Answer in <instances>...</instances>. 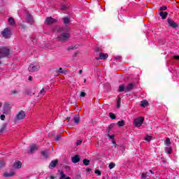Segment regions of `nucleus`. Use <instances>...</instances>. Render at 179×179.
Instances as JSON below:
<instances>
[{"mask_svg":"<svg viewBox=\"0 0 179 179\" xmlns=\"http://www.w3.org/2000/svg\"><path fill=\"white\" fill-rule=\"evenodd\" d=\"M17 93H19V92L16 90H14L10 92V94H17Z\"/></svg>","mask_w":179,"mask_h":179,"instance_id":"nucleus-36","label":"nucleus"},{"mask_svg":"<svg viewBox=\"0 0 179 179\" xmlns=\"http://www.w3.org/2000/svg\"><path fill=\"white\" fill-rule=\"evenodd\" d=\"M6 132H8L6 130V124H3L0 129V134H5Z\"/></svg>","mask_w":179,"mask_h":179,"instance_id":"nucleus-13","label":"nucleus"},{"mask_svg":"<svg viewBox=\"0 0 179 179\" xmlns=\"http://www.w3.org/2000/svg\"><path fill=\"white\" fill-rule=\"evenodd\" d=\"M50 178H51V179H54V178H55V177L54 176H50Z\"/></svg>","mask_w":179,"mask_h":179,"instance_id":"nucleus-52","label":"nucleus"},{"mask_svg":"<svg viewBox=\"0 0 179 179\" xmlns=\"http://www.w3.org/2000/svg\"><path fill=\"white\" fill-rule=\"evenodd\" d=\"M3 57H9V49L8 48L2 47L0 48V58Z\"/></svg>","mask_w":179,"mask_h":179,"instance_id":"nucleus-5","label":"nucleus"},{"mask_svg":"<svg viewBox=\"0 0 179 179\" xmlns=\"http://www.w3.org/2000/svg\"><path fill=\"white\" fill-rule=\"evenodd\" d=\"M38 149V147L36 145H32L30 146V152L31 153H34V152H36Z\"/></svg>","mask_w":179,"mask_h":179,"instance_id":"nucleus-18","label":"nucleus"},{"mask_svg":"<svg viewBox=\"0 0 179 179\" xmlns=\"http://www.w3.org/2000/svg\"><path fill=\"white\" fill-rule=\"evenodd\" d=\"M81 144H82V141H80V140L77 141L76 143V145L77 146H79V145H81Z\"/></svg>","mask_w":179,"mask_h":179,"instance_id":"nucleus-39","label":"nucleus"},{"mask_svg":"<svg viewBox=\"0 0 179 179\" xmlns=\"http://www.w3.org/2000/svg\"><path fill=\"white\" fill-rule=\"evenodd\" d=\"M108 136L110 138V139H111L112 141H114V135L108 134Z\"/></svg>","mask_w":179,"mask_h":179,"instance_id":"nucleus-41","label":"nucleus"},{"mask_svg":"<svg viewBox=\"0 0 179 179\" xmlns=\"http://www.w3.org/2000/svg\"><path fill=\"white\" fill-rule=\"evenodd\" d=\"M0 65H1V62H0Z\"/></svg>","mask_w":179,"mask_h":179,"instance_id":"nucleus-56","label":"nucleus"},{"mask_svg":"<svg viewBox=\"0 0 179 179\" xmlns=\"http://www.w3.org/2000/svg\"><path fill=\"white\" fill-rule=\"evenodd\" d=\"M117 107H120V105H119V104H117Z\"/></svg>","mask_w":179,"mask_h":179,"instance_id":"nucleus-55","label":"nucleus"},{"mask_svg":"<svg viewBox=\"0 0 179 179\" xmlns=\"http://www.w3.org/2000/svg\"><path fill=\"white\" fill-rule=\"evenodd\" d=\"M11 110H12V104H10V102H4L3 106V114L8 115L10 114Z\"/></svg>","mask_w":179,"mask_h":179,"instance_id":"nucleus-3","label":"nucleus"},{"mask_svg":"<svg viewBox=\"0 0 179 179\" xmlns=\"http://www.w3.org/2000/svg\"><path fill=\"white\" fill-rule=\"evenodd\" d=\"M109 117H110V118H111V120H115V118H117L115 117V115H114V113H109Z\"/></svg>","mask_w":179,"mask_h":179,"instance_id":"nucleus-33","label":"nucleus"},{"mask_svg":"<svg viewBox=\"0 0 179 179\" xmlns=\"http://www.w3.org/2000/svg\"><path fill=\"white\" fill-rule=\"evenodd\" d=\"M108 58V55L107 53L101 52L99 54V57H96V59H107Z\"/></svg>","mask_w":179,"mask_h":179,"instance_id":"nucleus-10","label":"nucleus"},{"mask_svg":"<svg viewBox=\"0 0 179 179\" xmlns=\"http://www.w3.org/2000/svg\"><path fill=\"white\" fill-rule=\"evenodd\" d=\"M26 117V112L24 110H20L18 112L15 117V122H22Z\"/></svg>","mask_w":179,"mask_h":179,"instance_id":"nucleus-2","label":"nucleus"},{"mask_svg":"<svg viewBox=\"0 0 179 179\" xmlns=\"http://www.w3.org/2000/svg\"><path fill=\"white\" fill-rule=\"evenodd\" d=\"M56 72L57 73H65V70L60 67L59 69L56 70Z\"/></svg>","mask_w":179,"mask_h":179,"instance_id":"nucleus-28","label":"nucleus"},{"mask_svg":"<svg viewBox=\"0 0 179 179\" xmlns=\"http://www.w3.org/2000/svg\"><path fill=\"white\" fill-rule=\"evenodd\" d=\"M165 152L166 153H168V155H171L173 152V149L171 148H165Z\"/></svg>","mask_w":179,"mask_h":179,"instance_id":"nucleus-25","label":"nucleus"},{"mask_svg":"<svg viewBox=\"0 0 179 179\" xmlns=\"http://www.w3.org/2000/svg\"><path fill=\"white\" fill-rule=\"evenodd\" d=\"M71 160L73 163H78V162L80 161V157H79V155H76L71 159Z\"/></svg>","mask_w":179,"mask_h":179,"instance_id":"nucleus-15","label":"nucleus"},{"mask_svg":"<svg viewBox=\"0 0 179 179\" xmlns=\"http://www.w3.org/2000/svg\"><path fill=\"white\" fill-rule=\"evenodd\" d=\"M85 96H86V93H85V92H81L80 93V96L81 97H85Z\"/></svg>","mask_w":179,"mask_h":179,"instance_id":"nucleus-42","label":"nucleus"},{"mask_svg":"<svg viewBox=\"0 0 179 179\" xmlns=\"http://www.w3.org/2000/svg\"><path fill=\"white\" fill-rule=\"evenodd\" d=\"M141 107H146L149 106V102L148 101H142L141 103Z\"/></svg>","mask_w":179,"mask_h":179,"instance_id":"nucleus-26","label":"nucleus"},{"mask_svg":"<svg viewBox=\"0 0 179 179\" xmlns=\"http://www.w3.org/2000/svg\"><path fill=\"white\" fill-rule=\"evenodd\" d=\"M169 13L167 12H160L159 16H161L162 19L164 20L166 17H167V15Z\"/></svg>","mask_w":179,"mask_h":179,"instance_id":"nucleus-20","label":"nucleus"},{"mask_svg":"<svg viewBox=\"0 0 179 179\" xmlns=\"http://www.w3.org/2000/svg\"><path fill=\"white\" fill-rule=\"evenodd\" d=\"M58 31H62V34H60L58 36V38L60 40V41H66V40H69V37H71V36L69 35V33L66 32V29L64 28H62Z\"/></svg>","mask_w":179,"mask_h":179,"instance_id":"nucleus-1","label":"nucleus"},{"mask_svg":"<svg viewBox=\"0 0 179 179\" xmlns=\"http://www.w3.org/2000/svg\"><path fill=\"white\" fill-rule=\"evenodd\" d=\"M126 86L124 85H120L119 86V92H127Z\"/></svg>","mask_w":179,"mask_h":179,"instance_id":"nucleus-23","label":"nucleus"},{"mask_svg":"<svg viewBox=\"0 0 179 179\" xmlns=\"http://www.w3.org/2000/svg\"><path fill=\"white\" fill-rule=\"evenodd\" d=\"M115 59L117 60V61H121V57L117 56V57H115Z\"/></svg>","mask_w":179,"mask_h":179,"instance_id":"nucleus-43","label":"nucleus"},{"mask_svg":"<svg viewBox=\"0 0 179 179\" xmlns=\"http://www.w3.org/2000/svg\"><path fill=\"white\" fill-rule=\"evenodd\" d=\"M117 125L118 127H124L125 125V123L123 122V120L119 121L117 122Z\"/></svg>","mask_w":179,"mask_h":179,"instance_id":"nucleus-34","label":"nucleus"},{"mask_svg":"<svg viewBox=\"0 0 179 179\" xmlns=\"http://www.w3.org/2000/svg\"><path fill=\"white\" fill-rule=\"evenodd\" d=\"M73 120H74V122L76 124H79V121H80V118L79 117V115H78L74 116Z\"/></svg>","mask_w":179,"mask_h":179,"instance_id":"nucleus-24","label":"nucleus"},{"mask_svg":"<svg viewBox=\"0 0 179 179\" xmlns=\"http://www.w3.org/2000/svg\"><path fill=\"white\" fill-rule=\"evenodd\" d=\"M134 85L133 83H129L127 86H126V92H129V90H132V89H134Z\"/></svg>","mask_w":179,"mask_h":179,"instance_id":"nucleus-17","label":"nucleus"},{"mask_svg":"<svg viewBox=\"0 0 179 179\" xmlns=\"http://www.w3.org/2000/svg\"><path fill=\"white\" fill-rule=\"evenodd\" d=\"M58 164V159L52 161L49 165V169H54Z\"/></svg>","mask_w":179,"mask_h":179,"instance_id":"nucleus-11","label":"nucleus"},{"mask_svg":"<svg viewBox=\"0 0 179 179\" xmlns=\"http://www.w3.org/2000/svg\"><path fill=\"white\" fill-rule=\"evenodd\" d=\"M45 93H46L45 90L42 89L39 92V97H43V96H44Z\"/></svg>","mask_w":179,"mask_h":179,"instance_id":"nucleus-27","label":"nucleus"},{"mask_svg":"<svg viewBox=\"0 0 179 179\" xmlns=\"http://www.w3.org/2000/svg\"><path fill=\"white\" fill-rule=\"evenodd\" d=\"M14 176H15V172H13V171L4 173V177H6L7 178L13 177Z\"/></svg>","mask_w":179,"mask_h":179,"instance_id":"nucleus-12","label":"nucleus"},{"mask_svg":"<svg viewBox=\"0 0 179 179\" xmlns=\"http://www.w3.org/2000/svg\"><path fill=\"white\" fill-rule=\"evenodd\" d=\"M174 59H179V56L176 55V56H173Z\"/></svg>","mask_w":179,"mask_h":179,"instance_id":"nucleus-45","label":"nucleus"},{"mask_svg":"<svg viewBox=\"0 0 179 179\" xmlns=\"http://www.w3.org/2000/svg\"><path fill=\"white\" fill-rule=\"evenodd\" d=\"M90 163V161L87 159H85L83 160V164H85V166H89Z\"/></svg>","mask_w":179,"mask_h":179,"instance_id":"nucleus-32","label":"nucleus"},{"mask_svg":"<svg viewBox=\"0 0 179 179\" xmlns=\"http://www.w3.org/2000/svg\"><path fill=\"white\" fill-rule=\"evenodd\" d=\"M29 72H37L40 70V64H31L28 68Z\"/></svg>","mask_w":179,"mask_h":179,"instance_id":"nucleus-6","label":"nucleus"},{"mask_svg":"<svg viewBox=\"0 0 179 179\" xmlns=\"http://www.w3.org/2000/svg\"><path fill=\"white\" fill-rule=\"evenodd\" d=\"M112 143H113V145H115V143H117V142H115V140H112Z\"/></svg>","mask_w":179,"mask_h":179,"instance_id":"nucleus-47","label":"nucleus"},{"mask_svg":"<svg viewBox=\"0 0 179 179\" xmlns=\"http://www.w3.org/2000/svg\"><path fill=\"white\" fill-rule=\"evenodd\" d=\"M167 22L170 27H173V29L178 27V24H177V23H176V22H174V20H171V18H169Z\"/></svg>","mask_w":179,"mask_h":179,"instance_id":"nucleus-8","label":"nucleus"},{"mask_svg":"<svg viewBox=\"0 0 179 179\" xmlns=\"http://www.w3.org/2000/svg\"><path fill=\"white\" fill-rule=\"evenodd\" d=\"M3 106V103L2 102H0V108Z\"/></svg>","mask_w":179,"mask_h":179,"instance_id":"nucleus-50","label":"nucleus"},{"mask_svg":"<svg viewBox=\"0 0 179 179\" xmlns=\"http://www.w3.org/2000/svg\"><path fill=\"white\" fill-rule=\"evenodd\" d=\"M48 153H50L49 150H43L41 152L42 156H43V157H45V159L48 157Z\"/></svg>","mask_w":179,"mask_h":179,"instance_id":"nucleus-16","label":"nucleus"},{"mask_svg":"<svg viewBox=\"0 0 179 179\" xmlns=\"http://www.w3.org/2000/svg\"><path fill=\"white\" fill-rule=\"evenodd\" d=\"M95 174H97L98 176H101V171L99 170L95 171Z\"/></svg>","mask_w":179,"mask_h":179,"instance_id":"nucleus-40","label":"nucleus"},{"mask_svg":"<svg viewBox=\"0 0 179 179\" xmlns=\"http://www.w3.org/2000/svg\"><path fill=\"white\" fill-rule=\"evenodd\" d=\"M114 167H115V164H114V162H110L109 164L110 170H113V169H114Z\"/></svg>","mask_w":179,"mask_h":179,"instance_id":"nucleus-31","label":"nucleus"},{"mask_svg":"<svg viewBox=\"0 0 179 179\" xmlns=\"http://www.w3.org/2000/svg\"><path fill=\"white\" fill-rule=\"evenodd\" d=\"M8 24L13 27L15 26V20L13 17L8 18Z\"/></svg>","mask_w":179,"mask_h":179,"instance_id":"nucleus-19","label":"nucleus"},{"mask_svg":"<svg viewBox=\"0 0 179 179\" xmlns=\"http://www.w3.org/2000/svg\"><path fill=\"white\" fill-rule=\"evenodd\" d=\"M14 169H20L22 167V162L16 161L13 164Z\"/></svg>","mask_w":179,"mask_h":179,"instance_id":"nucleus-14","label":"nucleus"},{"mask_svg":"<svg viewBox=\"0 0 179 179\" xmlns=\"http://www.w3.org/2000/svg\"><path fill=\"white\" fill-rule=\"evenodd\" d=\"M150 173H151V174H155V173H153V171L150 170Z\"/></svg>","mask_w":179,"mask_h":179,"instance_id":"nucleus-51","label":"nucleus"},{"mask_svg":"<svg viewBox=\"0 0 179 179\" xmlns=\"http://www.w3.org/2000/svg\"><path fill=\"white\" fill-rule=\"evenodd\" d=\"M69 22H71V20H69V18L68 17H64V21H63V23L64 24H68L69 23Z\"/></svg>","mask_w":179,"mask_h":179,"instance_id":"nucleus-30","label":"nucleus"},{"mask_svg":"<svg viewBox=\"0 0 179 179\" xmlns=\"http://www.w3.org/2000/svg\"><path fill=\"white\" fill-rule=\"evenodd\" d=\"M113 146H114V148H118V145L117 144V143H115V144H113Z\"/></svg>","mask_w":179,"mask_h":179,"instance_id":"nucleus-46","label":"nucleus"},{"mask_svg":"<svg viewBox=\"0 0 179 179\" xmlns=\"http://www.w3.org/2000/svg\"><path fill=\"white\" fill-rule=\"evenodd\" d=\"M33 78V77H31V76H29V80H31V79Z\"/></svg>","mask_w":179,"mask_h":179,"instance_id":"nucleus-48","label":"nucleus"},{"mask_svg":"<svg viewBox=\"0 0 179 179\" xmlns=\"http://www.w3.org/2000/svg\"><path fill=\"white\" fill-rule=\"evenodd\" d=\"M27 19L29 23H30L31 24L33 23V17L30 14L27 15Z\"/></svg>","mask_w":179,"mask_h":179,"instance_id":"nucleus-22","label":"nucleus"},{"mask_svg":"<svg viewBox=\"0 0 179 179\" xmlns=\"http://www.w3.org/2000/svg\"><path fill=\"white\" fill-rule=\"evenodd\" d=\"M4 166H5V162L1 161L0 162V169H3V167H4Z\"/></svg>","mask_w":179,"mask_h":179,"instance_id":"nucleus-35","label":"nucleus"},{"mask_svg":"<svg viewBox=\"0 0 179 179\" xmlns=\"http://www.w3.org/2000/svg\"><path fill=\"white\" fill-rule=\"evenodd\" d=\"M1 36L4 38H10L12 36V31L9 28H6L1 31Z\"/></svg>","mask_w":179,"mask_h":179,"instance_id":"nucleus-4","label":"nucleus"},{"mask_svg":"<svg viewBox=\"0 0 179 179\" xmlns=\"http://www.w3.org/2000/svg\"><path fill=\"white\" fill-rule=\"evenodd\" d=\"M153 136H150L149 134H147L145 137V141L147 142H150V141H152Z\"/></svg>","mask_w":179,"mask_h":179,"instance_id":"nucleus-21","label":"nucleus"},{"mask_svg":"<svg viewBox=\"0 0 179 179\" xmlns=\"http://www.w3.org/2000/svg\"><path fill=\"white\" fill-rule=\"evenodd\" d=\"M167 9V6H163L162 7L159 8V10H166Z\"/></svg>","mask_w":179,"mask_h":179,"instance_id":"nucleus-37","label":"nucleus"},{"mask_svg":"<svg viewBox=\"0 0 179 179\" xmlns=\"http://www.w3.org/2000/svg\"><path fill=\"white\" fill-rule=\"evenodd\" d=\"M62 9L63 10H65L66 9V8H65V6H62Z\"/></svg>","mask_w":179,"mask_h":179,"instance_id":"nucleus-49","label":"nucleus"},{"mask_svg":"<svg viewBox=\"0 0 179 179\" xmlns=\"http://www.w3.org/2000/svg\"><path fill=\"white\" fill-rule=\"evenodd\" d=\"M80 73H82V70H80Z\"/></svg>","mask_w":179,"mask_h":179,"instance_id":"nucleus-54","label":"nucleus"},{"mask_svg":"<svg viewBox=\"0 0 179 179\" xmlns=\"http://www.w3.org/2000/svg\"><path fill=\"white\" fill-rule=\"evenodd\" d=\"M61 139V135L57 136L56 141H59Z\"/></svg>","mask_w":179,"mask_h":179,"instance_id":"nucleus-44","label":"nucleus"},{"mask_svg":"<svg viewBox=\"0 0 179 179\" xmlns=\"http://www.w3.org/2000/svg\"><path fill=\"white\" fill-rule=\"evenodd\" d=\"M145 121V117H138L136 119L134 120V124L135 127H139L142 124H143V122Z\"/></svg>","mask_w":179,"mask_h":179,"instance_id":"nucleus-7","label":"nucleus"},{"mask_svg":"<svg viewBox=\"0 0 179 179\" xmlns=\"http://www.w3.org/2000/svg\"><path fill=\"white\" fill-rule=\"evenodd\" d=\"M166 146H170L171 145V142L170 141V138H167L165 141Z\"/></svg>","mask_w":179,"mask_h":179,"instance_id":"nucleus-29","label":"nucleus"},{"mask_svg":"<svg viewBox=\"0 0 179 179\" xmlns=\"http://www.w3.org/2000/svg\"><path fill=\"white\" fill-rule=\"evenodd\" d=\"M120 99L119 98L118 100H117L118 104L120 103Z\"/></svg>","mask_w":179,"mask_h":179,"instance_id":"nucleus-53","label":"nucleus"},{"mask_svg":"<svg viewBox=\"0 0 179 179\" xmlns=\"http://www.w3.org/2000/svg\"><path fill=\"white\" fill-rule=\"evenodd\" d=\"M5 115H1L0 116V120H1V121H5Z\"/></svg>","mask_w":179,"mask_h":179,"instance_id":"nucleus-38","label":"nucleus"},{"mask_svg":"<svg viewBox=\"0 0 179 179\" xmlns=\"http://www.w3.org/2000/svg\"><path fill=\"white\" fill-rule=\"evenodd\" d=\"M55 22H57V20L51 17H48L45 20L47 24H52V23H55Z\"/></svg>","mask_w":179,"mask_h":179,"instance_id":"nucleus-9","label":"nucleus"}]
</instances>
